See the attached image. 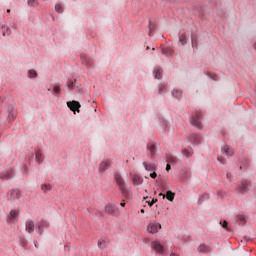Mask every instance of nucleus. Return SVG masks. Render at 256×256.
<instances>
[{
  "label": "nucleus",
  "instance_id": "1",
  "mask_svg": "<svg viewBox=\"0 0 256 256\" xmlns=\"http://www.w3.org/2000/svg\"><path fill=\"white\" fill-rule=\"evenodd\" d=\"M110 167H111V160L109 159L102 160L99 164L98 171L99 173H105V171H107V169H109Z\"/></svg>",
  "mask_w": 256,
  "mask_h": 256
},
{
  "label": "nucleus",
  "instance_id": "2",
  "mask_svg": "<svg viewBox=\"0 0 256 256\" xmlns=\"http://www.w3.org/2000/svg\"><path fill=\"white\" fill-rule=\"evenodd\" d=\"M159 229H161V224L156 223V222H150L148 224V232L155 234V233H159Z\"/></svg>",
  "mask_w": 256,
  "mask_h": 256
},
{
  "label": "nucleus",
  "instance_id": "3",
  "mask_svg": "<svg viewBox=\"0 0 256 256\" xmlns=\"http://www.w3.org/2000/svg\"><path fill=\"white\" fill-rule=\"evenodd\" d=\"M19 217V211L17 210H11L8 215V223H15L17 221V218Z\"/></svg>",
  "mask_w": 256,
  "mask_h": 256
},
{
  "label": "nucleus",
  "instance_id": "4",
  "mask_svg": "<svg viewBox=\"0 0 256 256\" xmlns=\"http://www.w3.org/2000/svg\"><path fill=\"white\" fill-rule=\"evenodd\" d=\"M237 191L242 195L249 191V182L243 181L240 186L237 187Z\"/></svg>",
  "mask_w": 256,
  "mask_h": 256
},
{
  "label": "nucleus",
  "instance_id": "5",
  "mask_svg": "<svg viewBox=\"0 0 256 256\" xmlns=\"http://www.w3.org/2000/svg\"><path fill=\"white\" fill-rule=\"evenodd\" d=\"M67 106L72 111H77L78 113H79V109L81 108V104L75 100H73L71 102H67Z\"/></svg>",
  "mask_w": 256,
  "mask_h": 256
},
{
  "label": "nucleus",
  "instance_id": "6",
  "mask_svg": "<svg viewBox=\"0 0 256 256\" xmlns=\"http://www.w3.org/2000/svg\"><path fill=\"white\" fill-rule=\"evenodd\" d=\"M201 114L196 113L195 117L192 118L191 123L194 127H197L198 129H201Z\"/></svg>",
  "mask_w": 256,
  "mask_h": 256
},
{
  "label": "nucleus",
  "instance_id": "7",
  "mask_svg": "<svg viewBox=\"0 0 256 256\" xmlns=\"http://www.w3.org/2000/svg\"><path fill=\"white\" fill-rule=\"evenodd\" d=\"M115 179L122 193H125V182L123 181V178L119 174H115Z\"/></svg>",
  "mask_w": 256,
  "mask_h": 256
},
{
  "label": "nucleus",
  "instance_id": "8",
  "mask_svg": "<svg viewBox=\"0 0 256 256\" xmlns=\"http://www.w3.org/2000/svg\"><path fill=\"white\" fill-rule=\"evenodd\" d=\"M152 248L157 252V253H165V247H163L159 241H154L152 244Z\"/></svg>",
  "mask_w": 256,
  "mask_h": 256
},
{
  "label": "nucleus",
  "instance_id": "9",
  "mask_svg": "<svg viewBox=\"0 0 256 256\" xmlns=\"http://www.w3.org/2000/svg\"><path fill=\"white\" fill-rule=\"evenodd\" d=\"M26 231L27 233H33V231H35V221L33 220L26 221Z\"/></svg>",
  "mask_w": 256,
  "mask_h": 256
},
{
  "label": "nucleus",
  "instance_id": "10",
  "mask_svg": "<svg viewBox=\"0 0 256 256\" xmlns=\"http://www.w3.org/2000/svg\"><path fill=\"white\" fill-rule=\"evenodd\" d=\"M21 197V193L18 190H12L9 194V199L11 201H17Z\"/></svg>",
  "mask_w": 256,
  "mask_h": 256
},
{
  "label": "nucleus",
  "instance_id": "11",
  "mask_svg": "<svg viewBox=\"0 0 256 256\" xmlns=\"http://www.w3.org/2000/svg\"><path fill=\"white\" fill-rule=\"evenodd\" d=\"M13 170H8L7 172H3L0 174V179H4L5 181L11 179L13 176Z\"/></svg>",
  "mask_w": 256,
  "mask_h": 256
},
{
  "label": "nucleus",
  "instance_id": "12",
  "mask_svg": "<svg viewBox=\"0 0 256 256\" xmlns=\"http://www.w3.org/2000/svg\"><path fill=\"white\" fill-rule=\"evenodd\" d=\"M132 181L136 186L143 185V178L137 174L132 177Z\"/></svg>",
  "mask_w": 256,
  "mask_h": 256
},
{
  "label": "nucleus",
  "instance_id": "13",
  "mask_svg": "<svg viewBox=\"0 0 256 256\" xmlns=\"http://www.w3.org/2000/svg\"><path fill=\"white\" fill-rule=\"evenodd\" d=\"M211 251V247L210 246H207L205 244H201L199 247H198V252L199 253H210Z\"/></svg>",
  "mask_w": 256,
  "mask_h": 256
},
{
  "label": "nucleus",
  "instance_id": "14",
  "mask_svg": "<svg viewBox=\"0 0 256 256\" xmlns=\"http://www.w3.org/2000/svg\"><path fill=\"white\" fill-rule=\"evenodd\" d=\"M45 227H49V223L45 222L44 220H42L39 224H38V233L39 235H41V232L43 231V229H45Z\"/></svg>",
  "mask_w": 256,
  "mask_h": 256
},
{
  "label": "nucleus",
  "instance_id": "15",
  "mask_svg": "<svg viewBox=\"0 0 256 256\" xmlns=\"http://www.w3.org/2000/svg\"><path fill=\"white\" fill-rule=\"evenodd\" d=\"M190 141L192 143H200L201 142V136H199L198 134H192V135H190Z\"/></svg>",
  "mask_w": 256,
  "mask_h": 256
},
{
  "label": "nucleus",
  "instance_id": "16",
  "mask_svg": "<svg viewBox=\"0 0 256 256\" xmlns=\"http://www.w3.org/2000/svg\"><path fill=\"white\" fill-rule=\"evenodd\" d=\"M143 166L146 171H155V165L153 164H148L147 162H144Z\"/></svg>",
  "mask_w": 256,
  "mask_h": 256
},
{
  "label": "nucleus",
  "instance_id": "17",
  "mask_svg": "<svg viewBox=\"0 0 256 256\" xmlns=\"http://www.w3.org/2000/svg\"><path fill=\"white\" fill-rule=\"evenodd\" d=\"M165 197L168 199V201H173L175 199V193L169 190L166 192Z\"/></svg>",
  "mask_w": 256,
  "mask_h": 256
},
{
  "label": "nucleus",
  "instance_id": "18",
  "mask_svg": "<svg viewBox=\"0 0 256 256\" xmlns=\"http://www.w3.org/2000/svg\"><path fill=\"white\" fill-rule=\"evenodd\" d=\"M182 93L183 92L181 90H173L172 95L173 97L179 98L181 97Z\"/></svg>",
  "mask_w": 256,
  "mask_h": 256
},
{
  "label": "nucleus",
  "instance_id": "19",
  "mask_svg": "<svg viewBox=\"0 0 256 256\" xmlns=\"http://www.w3.org/2000/svg\"><path fill=\"white\" fill-rule=\"evenodd\" d=\"M41 190L44 192V193H47V191H51V186L50 185H47V184H44L41 186Z\"/></svg>",
  "mask_w": 256,
  "mask_h": 256
},
{
  "label": "nucleus",
  "instance_id": "20",
  "mask_svg": "<svg viewBox=\"0 0 256 256\" xmlns=\"http://www.w3.org/2000/svg\"><path fill=\"white\" fill-rule=\"evenodd\" d=\"M55 11H56L57 13H63V5H61V4H56V5H55Z\"/></svg>",
  "mask_w": 256,
  "mask_h": 256
},
{
  "label": "nucleus",
  "instance_id": "21",
  "mask_svg": "<svg viewBox=\"0 0 256 256\" xmlns=\"http://www.w3.org/2000/svg\"><path fill=\"white\" fill-rule=\"evenodd\" d=\"M179 39L182 45H185V43H187V36L185 34H182Z\"/></svg>",
  "mask_w": 256,
  "mask_h": 256
},
{
  "label": "nucleus",
  "instance_id": "22",
  "mask_svg": "<svg viewBox=\"0 0 256 256\" xmlns=\"http://www.w3.org/2000/svg\"><path fill=\"white\" fill-rule=\"evenodd\" d=\"M73 85H74L73 80H68L67 89H69V91H73Z\"/></svg>",
  "mask_w": 256,
  "mask_h": 256
},
{
  "label": "nucleus",
  "instance_id": "23",
  "mask_svg": "<svg viewBox=\"0 0 256 256\" xmlns=\"http://www.w3.org/2000/svg\"><path fill=\"white\" fill-rule=\"evenodd\" d=\"M224 153L226 155H230V157L233 156V152H231V149H229V146L224 147Z\"/></svg>",
  "mask_w": 256,
  "mask_h": 256
},
{
  "label": "nucleus",
  "instance_id": "24",
  "mask_svg": "<svg viewBox=\"0 0 256 256\" xmlns=\"http://www.w3.org/2000/svg\"><path fill=\"white\" fill-rule=\"evenodd\" d=\"M182 154L185 155V157H191V155H193V152H191L187 149H184V150H182Z\"/></svg>",
  "mask_w": 256,
  "mask_h": 256
},
{
  "label": "nucleus",
  "instance_id": "25",
  "mask_svg": "<svg viewBox=\"0 0 256 256\" xmlns=\"http://www.w3.org/2000/svg\"><path fill=\"white\" fill-rule=\"evenodd\" d=\"M29 77L35 79V77H37V72L35 70H29Z\"/></svg>",
  "mask_w": 256,
  "mask_h": 256
},
{
  "label": "nucleus",
  "instance_id": "26",
  "mask_svg": "<svg viewBox=\"0 0 256 256\" xmlns=\"http://www.w3.org/2000/svg\"><path fill=\"white\" fill-rule=\"evenodd\" d=\"M162 53L163 55H169V54L171 55V53H173V50H171L170 48L168 49L163 48Z\"/></svg>",
  "mask_w": 256,
  "mask_h": 256
},
{
  "label": "nucleus",
  "instance_id": "27",
  "mask_svg": "<svg viewBox=\"0 0 256 256\" xmlns=\"http://www.w3.org/2000/svg\"><path fill=\"white\" fill-rule=\"evenodd\" d=\"M155 79H161V70L156 69L154 71Z\"/></svg>",
  "mask_w": 256,
  "mask_h": 256
},
{
  "label": "nucleus",
  "instance_id": "28",
  "mask_svg": "<svg viewBox=\"0 0 256 256\" xmlns=\"http://www.w3.org/2000/svg\"><path fill=\"white\" fill-rule=\"evenodd\" d=\"M149 151H150L151 155H155V145L154 144L150 145Z\"/></svg>",
  "mask_w": 256,
  "mask_h": 256
},
{
  "label": "nucleus",
  "instance_id": "29",
  "mask_svg": "<svg viewBox=\"0 0 256 256\" xmlns=\"http://www.w3.org/2000/svg\"><path fill=\"white\" fill-rule=\"evenodd\" d=\"M53 91L56 94H60L61 93V88L59 86H54Z\"/></svg>",
  "mask_w": 256,
  "mask_h": 256
},
{
  "label": "nucleus",
  "instance_id": "30",
  "mask_svg": "<svg viewBox=\"0 0 256 256\" xmlns=\"http://www.w3.org/2000/svg\"><path fill=\"white\" fill-rule=\"evenodd\" d=\"M41 157H43V155L41 154V152L37 151L36 152V160L39 162L41 161Z\"/></svg>",
  "mask_w": 256,
  "mask_h": 256
},
{
  "label": "nucleus",
  "instance_id": "31",
  "mask_svg": "<svg viewBox=\"0 0 256 256\" xmlns=\"http://www.w3.org/2000/svg\"><path fill=\"white\" fill-rule=\"evenodd\" d=\"M168 163H177V158L171 156V157L168 159Z\"/></svg>",
  "mask_w": 256,
  "mask_h": 256
},
{
  "label": "nucleus",
  "instance_id": "32",
  "mask_svg": "<svg viewBox=\"0 0 256 256\" xmlns=\"http://www.w3.org/2000/svg\"><path fill=\"white\" fill-rule=\"evenodd\" d=\"M167 89V86L165 85H160L159 87V92L161 93V91H165Z\"/></svg>",
  "mask_w": 256,
  "mask_h": 256
},
{
  "label": "nucleus",
  "instance_id": "33",
  "mask_svg": "<svg viewBox=\"0 0 256 256\" xmlns=\"http://www.w3.org/2000/svg\"><path fill=\"white\" fill-rule=\"evenodd\" d=\"M155 203H157V199H152V201L149 202V206L153 207V205H155Z\"/></svg>",
  "mask_w": 256,
  "mask_h": 256
},
{
  "label": "nucleus",
  "instance_id": "34",
  "mask_svg": "<svg viewBox=\"0 0 256 256\" xmlns=\"http://www.w3.org/2000/svg\"><path fill=\"white\" fill-rule=\"evenodd\" d=\"M150 177H151L152 179H157V173H156V172H152V173L150 174Z\"/></svg>",
  "mask_w": 256,
  "mask_h": 256
},
{
  "label": "nucleus",
  "instance_id": "35",
  "mask_svg": "<svg viewBox=\"0 0 256 256\" xmlns=\"http://www.w3.org/2000/svg\"><path fill=\"white\" fill-rule=\"evenodd\" d=\"M227 225H228L227 221H224L223 224H222V227L224 229H226L227 231H229V229L227 228Z\"/></svg>",
  "mask_w": 256,
  "mask_h": 256
},
{
  "label": "nucleus",
  "instance_id": "36",
  "mask_svg": "<svg viewBox=\"0 0 256 256\" xmlns=\"http://www.w3.org/2000/svg\"><path fill=\"white\" fill-rule=\"evenodd\" d=\"M28 5H31V7H33V5H35V0H28Z\"/></svg>",
  "mask_w": 256,
  "mask_h": 256
},
{
  "label": "nucleus",
  "instance_id": "37",
  "mask_svg": "<svg viewBox=\"0 0 256 256\" xmlns=\"http://www.w3.org/2000/svg\"><path fill=\"white\" fill-rule=\"evenodd\" d=\"M166 171H171V165L170 164L166 165Z\"/></svg>",
  "mask_w": 256,
  "mask_h": 256
},
{
  "label": "nucleus",
  "instance_id": "38",
  "mask_svg": "<svg viewBox=\"0 0 256 256\" xmlns=\"http://www.w3.org/2000/svg\"><path fill=\"white\" fill-rule=\"evenodd\" d=\"M103 245V241L98 242V247L101 249V246Z\"/></svg>",
  "mask_w": 256,
  "mask_h": 256
},
{
  "label": "nucleus",
  "instance_id": "39",
  "mask_svg": "<svg viewBox=\"0 0 256 256\" xmlns=\"http://www.w3.org/2000/svg\"><path fill=\"white\" fill-rule=\"evenodd\" d=\"M159 196H160V197H163V199H165V196H166V195L163 194V193H160Z\"/></svg>",
  "mask_w": 256,
  "mask_h": 256
},
{
  "label": "nucleus",
  "instance_id": "40",
  "mask_svg": "<svg viewBox=\"0 0 256 256\" xmlns=\"http://www.w3.org/2000/svg\"><path fill=\"white\" fill-rule=\"evenodd\" d=\"M194 45H195V40L192 37V46H194Z\"/></svg>",
  "mask_w": 256,
  "mask_h": 256
},
{
  "label": "nucleus",
  "instance_id": "41",
  "mask_svg": "<svg viewBox=\"0 0 256 256\" xmlns=\"http://www.w3.org/2000/svg\"><path fill=\"white\" fill-rule=\"evenodd\" d=\"M121 207H125V202L120 203Z\"/></svg>",
  "mask_w": 256,
  "mask_h": 256
},
{
  "label": "nucleus",
  "instance_id": "42",
  "mask_svg": "<svg viewBox=\"0 0 256 256\" xmlns=\"http://www.w3.org/2000/svg\"><path fill=\"white\" fill-rule=\"evenodd\" d=\"M140 213H145V210H144V209H141V210H140Z\"/></svg>",
  "mask_w": 256,
  "mask_h": 256
},
{
  "label": "nucleus",
  "instance_id": "43",
  "mask_svg": "<svg viewBox=\"0 0 256 256\" xmlns=\"http://www.w3.org/2000/svg\"><path fill=\"white\" fill-rule=\"evenodd\" d=\"M7 13H11V10L8 9V10H7Z\"/></svg>",
  "mask_w": 256,
  "mask_h": 256
},
{
  "label": "nucleus",
  "instance_id": "44",
  "mask_svg": "<svg viewBox=\"0 0 256 256\" xmlns=\"http://www.w3.org/2000/svg\"><path fill=\"white\" fill-rule=\"evenodd\" d=\"M218 161H221V159H220V158H218Z\"/></svg>",
  "mask_w": 256,
  "mask_h": 256
}]
</instances>
